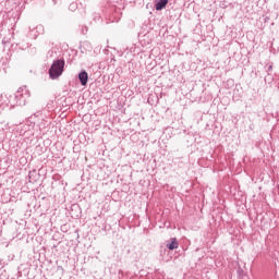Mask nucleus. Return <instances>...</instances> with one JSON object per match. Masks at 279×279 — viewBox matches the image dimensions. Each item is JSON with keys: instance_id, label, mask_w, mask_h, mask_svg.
I'll return each mask as SVG.
<instances>
[{"instance_id": "nucleus-2", "label": "nucleus", "mask_w": 279, "mask_h": 279, "mask_svg": "<svg viewBox=\"0 0 279 279\" xmlns=\"http://www.w3.org/2000/svg\"><path fill=\"white\" fill-rule=\"evenodd\" d=\"M78 80H80L82 86H86V84H88V72L87 71H82L78 74Z\"/></svg>"}, {"instance_id": "nucleus-4", "label": "nucleus", "mask_w": 279, "mask_h": 279, "mask_svg": "<svg viewBox=\"0 0 279 279\" xmlns=\"http://www.w3.org/2000/svg\"><path fill=\"white\" fill-rule=\"evenodd\" d=\"M167 247H168V250H171V251L172 250H178V247H179L178 239L171 238V243H168Z\"/></svg>"}, {"instance_id": "nucleus-3", "label": "nucleus", "mask_w": 279, "mask_h": 279, "mask_svg": "<svg viewBox=\"0 0 279 279\" xmlns=\"http://www.w3.org/2000/svg\"><path fill=\"white\" fill-rule=\"evenodd\" d=\"M168 3H169V0H159L155 4V10L157 11L165 10Z\"/></svg>"}, {"instance_id": "nucleus-1", "label": "nucleus", "mask_w": 279, "mask_h": 279, "mask_svg": "<svg viewBox=\"0 0 279 279\" xmlns=\"http://www.w3.org/2000/svg\"><path fill=\"white\" fill-rule=\"evenodd\" d=\"M64 73V60L59 59L57 61H53L52 65L49 69V76L51 80H58L60 75Z\"/></svg>"}, {"instance_id": "nucleus-6", "label": "nucleus", "mask_w": 279, "mask_h": 279, "mask_svg": "<svg viewBox=\"0 0 279 279\" xmlns=\"http://www.w3.org/2000/svg\"><path fill=\"white\" fill-rule=\"evenodd\" d=\"M272 69H274L272 65H269V66H268V71H271Z\"/></svg>"}, {"instance_id": "nucleus-5", "label": "nucleus", "mask_w": 279, "mask_h": 279, "mask_svg": "<svg viewBox=\"0 0 279 279\" xmlns=\"http://www.w3.org/2000/svg\"><path fill=\"white\" fill-rule=\"evenodd\" d=\"M23 90H25V93H26V95H27V89H25V88H23V87H20V88L17 89L16 94H15V97H21V95H23V94H21V93H23Z\"/></svg>"}]
</instances>
